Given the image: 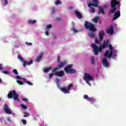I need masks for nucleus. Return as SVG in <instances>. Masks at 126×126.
<instances>
[{
  "mask_svg": "<svg viewBox=\"0 0 126 126\" xmlns=\"http://www.w3.org/2000/svg\"><path fill=\"white\" fill-rule=\"evenodd\" d=\"M108 46H109V40H106V41H103L102 45L99 47L94 43L92 44V47L94 49V52L95 56H98V55H99V52H102L103 49L108 48Z\"/></svg>",
  "mask_w": 126,
  "mask_h": 126,
  "instance_id": "f257e3e1",
  "label": "nucleus"
},
{
  "mask_svg": "<svg viewBox=\"0 0 126 126\" xmlns=\"http://www.w3.org/2000/svg\"><path fill=\"white\" fill-rule=\"evenodd\" d=\"M84 27L87 30L91 31V32H95V31H97V29L95 28V25L91 22H88L87 21H85Z\"/></svg>",
  "mask_w": 126,
  "mask_h": 126,
  "instance_id": "f03ea898",
  "label": "nucleus"
},
{
  "mask_svg": "<svg viewBox=\"0 0 126 126\" xmlns=\"http://www.w3.org/2000/svg\"><path fill=\"white\" fill-rule=\"evenodd\" d=\"M120 4V1L117 0H111V6L112 9H111L109 11V13L111 14H113L117 10L116 5H119Z\"/></svg>",
  "mask_w": 126,
  "mask_h": 126,
  "instance_id": "7ed1b4c3",
  "label": "nucleus"
},
{
  "mask_svg": "<svg viewBox=\"0 0 126 126\" xmlns=\"http://www.w3.org/2000/svg\"><path fill=\"white\" fill-rule=\"evenodd\" d=\"M19 96V95H18V94L16 93V91L14 90L10 92L7 94V97L9 98V99L13 98L14 100H18Z\"/></svg>",
  "mask_w": 126,
  "mask_h": 126,
  "instance_id": "20e7f679",
  "label": "nucleus"
},
{
  "mask_svg": "<svg viewBox=\"0 0 126 126\" xmlns=\"http://www.w3.org/2000/svg\"><path fill=\"white\" fill-rule=\"evenodd\" d=\"M72 67V64H70L67 65L64 68V70L66 73H70L72 74V73H75L76 72V70L73 68H71Z\"/></svg>",
  "mask_w": 126,
  "mask_h": 126,
  "instance_id": "39448f33",
  "label": "nucleus"
},
{
  "mask_svg": "<svg viewBox=\"0 0 126 126\" xmlns=\"http://www.w3.org/2000/svg\"><path fill=\"white\" fill-rule=\"evenodd\" d=\"M108 49L109 50H109H107L106 53L104 54V57H108L110 59L113 57V52H114V49L111 44L109 45Z\"/></svg>",
  "mask_w": 126,
  "mask_h": 126,
  "instance_id": "423d86ee",
  "label": "nucleus"
},
{
  "mask_svg": "<svg viewBox=\"0 0 126 126\" xmlns=\"http://www.w3.org/2000/svg\"><path fill=\"white\" fill-rule=\"evenodd\" d=\"M65 64H66V61L61 62V64H58L56 67L53 69L52 72H55V71H56L57 69H61V68H62V67H63Z\"/></svg>",
  "mask_w": 126,
  "mask_h": 126,
  "instance_id": "0eeeda50",
  "label": "nucleus"
},
{
  "mask_svg": "<svg viewBox=\"0 0 126 126\" xmlns=\"http://www.w3.org/2000/svg\"><path fill=\"white\" fill-rule=\"evenodd\" d=\"M3 108H4V111L5 112L6 114H8L9 115H11L12 113H11V110H10V108L8 107V106H7V104H4L3 105Z\"/></svg>",
  "mask_w": 126,
  "mask_h": 126,
  "instance_id": "6e6552de",
  "label": "nucleus"
},
{
  "mask_svg": "<svg viewBox=\"0 0 126 126\" xmlns=\"http://www.w3.org/2000/svg\"><path fill=\"white\" fill-rule=\"evenodd\" d=\"M99 2H98V0H93V3H88V6L89 7H91V6H95L97 7L98 6Z\"/></svg>",
  "mask_w": 126,
  "mask_h": 126,
  "instance_id": "1a4fd4ad",
  "label": "nucleus"
},
{
  "mask_svg": "<svg viewBox=\"0 0 126 126\" xmlns=\"http://www.w3.org/2000/svg\"><path fill=\"white\" fill-rule=\"evenodd\" d=\"M55 75L57 77H63V76H64V71H63V70L57 71L55 73Z\"/></svg>",
  "mask_w": 126,
  "mask_h": 126,
  "instance_id": "9d476101",
  "label": "nucleus"
},
{
  "mask_svg": "<svg viewBox=\"0 0 126 126\" xmlns=\"http://www.w3.org/2000/svg\"><path fill=\"white\" fill-rule=\"evenodd\" d=\"M107 34H110V35H113L114 34V27L111 25L108 29L106 30Z\"/></svg>",
  "mask_w": 126,
  "mask_h": 126,
  "instance_id": "9b49d317",
  "label": "nucleus"
},
{
  "mask_svg": "<svg viewBox=\"0 0 126 126\" xmlns=\"http://www.w3.org/2000/svg\"><path fill=\"white\" fill-rule=\"evenodd\" d=\"M114 17L112 18V20H117V19L121 16V11H116L114 13Z\"/></svg>",
  "mask_w": 126,
  "mask_h": 126,
  "instance_id": "f8f14e48",
  "label": "nucleus"
},
{
  "mask_svg": "<svg viewBox=\"0 0 126 126\" xmlns=\"http://www.w3.org/2000/svg\"><path fill=\"white\" fill-rule=\"evenodd\" d=\"M84 76H85V78H84L85 81H86V79H88V80H91V81L93 80V78L92 77V76L90 75V74L87 73H85Z\"/></svg>",
  "mask_w": 126,
  "mask_h": 126,
  "instance_id": "ddd939ff",
  "label": "nucleus"
},
{
  "mask_svg": "<svg viewBox=\"0 0 126 126\" xmlns=\"http://www.w3.org/2000/svg\"><path fill=\"white\" fill-rule=\"evenodd\" d=\"M74 13L79 19H81V18H82V14H81V13L78 10L74 11Z\"/></svg>",
  "mask_w": 126,
  "mask_h": 126,
  "instance_id": "4468645a",
  "label": "nucleus"
},
{
  "mask_svg": "<svg viewBox=\"0 0 126 126\" xmlns=\"http://www.w3.org/2000/svg\"><path fill=\"white\" fill-rule=\"evenodd\" d=\"M102 65H103L104 67H109V63L106 58H104L102 60Z\"/></svg>",
  "mask_w": 126,
  "mask_h": 126,
  "instance_id": "2eb2a0df",
  "label": "nucleus"
},
{
  "mask_svg": "<svg viewBox=\"0 0 126 126\" xmlns=\"http://www.w3.org/2000/svg\"><path fill=\"white\" fill-rule=\"evenodd\" d=\"M33 63V60H31L29 62H27L26 61H24V62L23 63V66L24 67H26V64L27 65H30L31 64H32Z\"/></svg>",
  "mask_w": 126,
  "mask_h": 126,
  "instance_id": "dca6fc26",
  "label": "nucleus"
},
{
  "mask_svg": "<svg viewBox=\"0 0 126 126\" xmlns=\"http://www.w3.org/2000/svg\"><path fill=\"white\" fill-rule=\"evenodd\" d=\"M43 55H44V53L41 52L40 55H38L37 57H36L35 61L36 62H37V63H39L40 61H41V59L42 58H43Z\"/></svg>",
  "mask_w": 126,
  "mask_h": 126,
  "instance_id": "f3484780",
  "label": "nucleus"
},
{
  "mask_svg": "<svg viewBox=\"0 0 126 126\" xmlns=\"http://www.w3.org/2000/svg\"><path fill=\"white\" fill-rule=\"evenodd\" d=\"M99 38L100 41H103V39L104 38V36L105 33H104V31H101V32L99 33Z\"/></svg>",
  "mask_w": 126,
  "mask_h": 126,
  "instance_id": "a211bd4d",
  "label": "nucleus"
},
{
  "mask_svg": "<svg viewBox=\"0 0 126 126\" xmlns=\"http://www.w3.org/2000/svg\"><path fill=\"white\" fill-rule=\"evenodd\" d=\"M98 14H101V13H102V14L105 15V12L104 11V9H103L102 7H98Z\"/></svg>",
  "mask_w": 126,
  "mask_h": 126,
  "instance_id": "6ab92c4d",
  "label": "nucleus"
},
{
  "mask_svg": "<svg viewBox=\"0 0 126 126\" xmlns=\"http://www.w3.org/2000/svg\"><path fill=\"white\" fill-rule=\"evenodd\" d=\"M61 91L62 92H63L64 93V94H67L69 93V91H68V90L65 87L61 89Z\"/></svg>",
  "mask_w": 126,
  "mask_h": 126,
  "instance_id": "aec40b11",
  "label": "nucleus"
},
{
  "mask_svg": "<svg viewBox=\"0 0 126 126\" xmlns=\"http://www.w3.org/2000/svg\"><path fill=\"white\" fill-rule=\"evenodd\" d=\"M51 69H52V67H49V68H45L43 69V71L44 72L47 73V72H49Z\"/></svg>",
  "mask_w": 126,
  "mask_h": 126,
  "instance_id": "412c9836",
  "label": "nucleus"
},
{
  "mask_svg": "<svg viewBox=\"0 0 126 126\" xmlns=\"http://www.w3.org/2000/svg\"><path fill=\"white\" fill-rule=\"evenodd\" d=\"M18 59L20 61V62H22V63H24V59H23V58H22L21 55L18 56Z\"/></svg>",
  "mask_w": 126,
  "mask_h": 126,
  "instance_id": "4be33fe9",
  "label": "nucleus"
},
{
  "mask_svg": "<svg viewBox=\"0 0 126 126\" xmlns=\"http://www.w3.org/2000/svg\"><path fill=\"white\" fill-rule=\"evenodd\" d=\"M73 87V84H70L67 87V89L68 91L69 90H71V88Z\"/></svg>",
  "mask_w": 126,
  "mask_h": 126,
  "instance_id": "5701e85b",
  "label": "nucleus"
},
{
  "mask_svg": "<svg viewBox=\"0 0 126 126\" xmlns=\"http://www.w3.org/2000/svg\"><path fill=\"white\" fill-rule=\"evenodd\" d=\"M89 37H91V38H95V33L93 32H90L89 33Z\"/></svg>",
  "mask_w": 126,
  "mask_h": 126,
  "instance_id": "b1692460",
  "label": "nucleus"
},
{
  "mask_svg": "<svg viewBox=\"0 0 126 126\" xmlns=\"http://www.w3.org/2000/svg\"><path fill=\"white\" fill-rule=\"evenodd\" d=\"M98 20H99V17H95L94 19H93V22L95 23H97L98 22Z\"/></svg>",
  "mask_w": 126,
  "mask_h": 126,
  "instance_id": "393cba45",
  "label": "nucleus"
},
{
  "mask_svg": "<svg viewBox=\"0 0 126 126\" xmlns=\"http://www.w3.org/2000/svg\"><path fill=\"white\" fill-rule=\"evenodd\" d=\"M28 23H29V24H34V23H36V20L32 21L31 20H29L28 21Z\"/></svg>",
  "mask_w": 126,
  "mask_h": 126,
  "instance_id": "a878e982",
  "label": "nucleus"
},
{
  "mask_svg": "<svg viewBox=\"0 0 126 126\" xmlns=\"http://www.w3.org/2000/svg\"><path fill=\"white\" fill-rule=\"evenodd\" d=\"M55 4L56 5H59V4H62V2L60 0H57L55 1Z\"/></svg>",
  "mask_w": 126,
  "mask_h": 126,
  "instance_id": "bb28decb",
  "label": "nucleus"
},
{
  "mask_svg": "<svg viewBox=\"0 0 126 126\" xmlns=\"http://www.w3.org/2000/svg\"><path fill=\"white\" fill-rule=\"evenodd\" d=\"M90 12L91 13H94V12H95V8H94V7H92L91 8V9H90Z\"/></svg>",
  "mask_w": 126,
  "mask_h": 126,
  "instance_id": "cd10ccee",
  "label": "nucleus"
},
{
  "mask_svg": "<svg viewBox=\"0 0 126 126\" xmlns=\"http://www.w3.org/2000/svg\"><path fill=\"white\" fill-rule=\"evenodd\" d=\"M24 82L27 83L29 85H33V84L29 81H26V79H24Z\"/></svg>",
  "mask_w": 126,
  "mask_h": 126,
  "instance_id": "c85d7f7f",
  "label": "nucleus"
},
{
  "mask_svg": "<svg viewBox=\"0 0 126 126\" xmlns=\"http://www.w3.org/2000/svg\"><path fill=\"white\" fill-rule=\"evenodd\" d=\"M30 116V114L27 112L24 113V118H27V117H29Z\"/></svg>",
  "mask_w": 126,
  "mask_h": 126,
  "instance_id": "c756f323",
  "label": "nucleus"
},
{
  "mask_svg": "<svg viewBox=\"0 0 126 126\" xmlns=\"http://www.w3.org/2000/svg\"><path fill=\"white\" fill-rule=\"evenodd\" d=\"M52 27H53L51 26V25H48L46 26L45 29H46V30H48V29H50V28H52Z\"/></svg>",
  "mask_w": 126,
  "mask_h": 126,
  "instance_id": "7c9ffc66",
  "label": "nucleus"
},
{
  "mask_svg": "<svg viewBox=\"0 0 126 126\" xmlns=\"http://www.w3.org/2000/svg\"><path fill=\"white\" fill-rule=\"evenodd\" d=\"M87 101H89V102H94V101H95V100L91 97H89V98H88Z\"/></svg>",
  "mask_w": 126,
  "mask_h": 126,
  "instance_id": "2f4dec72",
  "label": "nucleus"
},
{
  "mask_svg": "<svg viewBox=\"0 0 126 126\" xmlns=\"http://www.w3.org/2000/svg\"><path fill=\"white\" fill-rule=\"evenodd\" d=\"M12 72L14 74H16L17 75L18 74V72H17V70H16V69H13Z\"/></svg>",
  "mask_w": 126,
  "mask_h": 126,
  "instance_id": "473e14b6",
  "label": "nucleus"
},
{
  "mask_svg": "<svg viewBox=\"0 0 126 126\" xmlns=\"http://www.w3.org/2000/svg\"><path fill=\"white\" fill-rule=\"evenodd\" d=\"M95 44H97V45H99L100 44V41L98 40L97 38H95L94 39Z\"/></svg>",
  "mask_w": 126,
  "mask_h": 126,
  "instance_id": "72a5a7b5",
  "label": "nucleus"
},
{
  "mask_svg": "<svg viewBox=\"0 0 126 126\" xmlns=\"http://www.w3.org/2000/svg\"><path fill=\"white\" fill-rule=\"evenodd\" d=\"M17 83L19 84L20 85H23V82L19 81V80H17Z\"/></svg>",
  "mask_w": 126,
  "mask_h": 126,
  "instance_id": "f704fd0d",
  "label": "nucleus"
},
{
  "mask_svg": "<svg viewBox=\"0 0 126 126\" xmlns=\"http://www.w3.org/2000/svg\"><path fill=\"white\" fill-rule=\"evenodd\" d=\"M21 106L22 109H24V110H26V109H27V106H25L24 104H22Z\"/></svg>",
  "mask_w": 126,
  "mask_h": 126,
  "instance_id": "c9c22d12",
  "label": "nucleus"
},
{
  "mask_svg": "<svg viewBox=\"0 0 126 126\" xmlns=\"http://www.w3.org/2000/svg\"><path fill=\"white\" fill-rule=\"evenodd\" d=\"M91 61L92 64H94V57H92Z\"/></svg>",
  "mask_w": 126,
  "mask_h": 126,
  "instance_id": "e433bc0d",
  "label": "nucleus"
},
{
  "mask_svg": "<svg viewBox=\"0 0 126 126\" xmlns=\"http://www.w3.org/2000/svg\"><path fill=\"white\" fill-rule=\"evenodd\" d=\"M83 98H84V99H86V100H88V98H89V97H88V95L85 94V95H84L83 96Z\"/></svg>",
  "mask_w": 126,
  "mask_h": 126,
  "instance_id": "4c0bfd02",
  "label": "nucleus"
},
{
  "mask_svg": "<svg viewBox=\"0 0 126 126\" xmlns=\"http://www.w3.org/2000/svg\"><path fill=\"white\" fill-rule=\"evenodd\" d=\"M54 75V73H51L49 74V79H51L52 77Z\"/></svg>",
  "mask_w": 126,
  "mask_h": 126,
  "instance_id": "58836bf2",
  "label": "nucleus"
},
{
  "mask_svg": "<svg viewBox=\"0 0 126 126\" xmlns=\"http://www.w3.org/2000/svg\"><path fill=\"white\" fill-rule=\"evenodd\" d=\"M22 123H23V124L25 125H26V124H27V122H26V120L23 119L22 121Z\"/></svg>",
  "mask_w": 126,
  "mask_h": 126,
  "instance_id": "ea45409f",
  "label": "nucleus"
},
{
  "mask_svg": "<svg viewBox=\"0 0 126 126\" xmlns=\"http://www.w3.org/2000/svg\"><path fill=\"white\" fill-rule=\"evenodd\" d=\"M2 73H4V74H9V72L6 71H3Z\"/></svg>",
  "mask_w": 126,
  "mask_h": 126,
  "instance_id": "a19ab883",
  "label": "nucleus"
},
{
  "mask_svg": "<svg viewBox=\"0 0 126 126\" xmlns=\"http://www.w3.org/2000/svg\"><path fill=\"white\" fill-rule=\"evenodd\" d=\"M22 100L24 102H27V103L28 102V99L27 98H22Z\"/></svg>",
  "mask_w": 126,
  "mask_h": 126,
  "instance_id": "79ce46f5",
  "label": "nucleus"
},
{
  "mask_svg": "<svg viewBox=\"0 0 126 126\" xmlns=\"http://www.w3.org/2000/svg\"><path fill=\"white\" fill-rule=\"evenodd\" d=\"M26 44H27V45H28V46H32V43L26 42Z\"/></svg>",
  "mask_w": 126,
  "mask_h": 126,
  "instance_id": "37998d69",
  "label": "nucleus"
},
{
  "mask_svg": "<svg viewBox=\"0 0 126 126\" xmlns=\"http://www.w3.org/2000/svg\"><path fill=\"white\" fill-rule=\"evenodd\" d=\"M60 59H61V57L60 56H58V59H57V62L58 63H60V62H61Z\"/></svg>",
  "mask_w": 126,
  "mask_h": 126,
  "instance_id": "c03bdc74",
  "label": "nucleus"
},
{
  "mask_svg": "<svg viewBox=\"0 0 126 126\" xmlns=\"http://www.w3.org/2000/svg\"><path fill=\"white\" fill-rule=\"evenodd\" d=\"M55 8H53L51 11V14H54V13H55Z\"/></svg>",
  "mask_w": 126,
  "mask_h": 126,
  "instance_id": "a18cd8bd",
  "label": "nucleus"
},
{
  "mask_svg": "<svg viewBox=\"0 0 126 126\" xmlns=\"http://www.w3.org/2000/svg\"><path fill=\"white\" fill-rule=\"evenodd\" d=\"M3 0L5 2L4 5H6V4H7V3H8V1H7V0Z\"/></svg>",
  "mask_w": 126,
  "mask_h": 126,
  "instance_id": "49530a36",
  "label": "nucleus"
},
{
  "mask_svg": "<svg viewBox=\"0 0 126 126\" xmlns=\"http://www.w3.org/2000/svg\"><path fill=\"white\" fill-rule=\"evenodd\" d=\"M73 31L75 32V33H77V32H78V31L76 30H75V29H73Z\"/></svg>",
  "mask_w": 126,
  "mask_h": 126,
  "instance_id": "de8ad7c7",
  "label": "nucleus"
},
{
  "mask_svg": "<svg viewBox=\"0 0 126 126\" xmlns=\"http://www.w3.org/2000/svg\"><path fill=\"white\" fill-rule=\"evenodd\" d=\"M2 69V64H0V70Z\"/></svg>",
  "mask_w": 126,
  "mask_h": 126,
  "instance_id": "09e8293b",
  "label": "nucleus"
},
{
  "mask_svg": "<svg viewBox=\"0 0 126 126\" xmlns=\"http://www.w3.org/2000/svg\"><path fill=\"white\" fill-rule=\"evenodd\" d=\"M16 78H17L18 79H21V77H20V76L17 75L16 76Z\"/></svg>",
  "mask_w": 126,
  "mask_h": 126,
  "instance_id": "8fccbe9b",
  "label": "nucleus"
},
{
  "mask_svg": "<svg viewBox=\"0 0 126 126\" xmlns=\"http://www.w3.org/2000/svg\"><path fill=\"white\" fill-rule=\"evenodd\" d=\"M45 34H46L47 36H48L49 35V32L46 31L45 32Z\"/></svg>",
  "mask_w": 126,
  "mask_h": 126,
  "instance_id": "3c124183",
  "label": "nucleus"
},
{
  "mask_svg": "<svg viewBox=\"0 0 126 126\" xmlns=\"http://www.w3.org/2000/svg\"><path fill=\"white\" fill-rule=\"evenodd\" d=\"M87 83L88 84H89V85H91V84H90V83H89V82H88V81L87 82Z\"/></svg>",
  "mask_w": 126,
  "mask_h": 126,
  "instance_id": "603ef678",
  "label": "nucleus"
},
{
  "mask_svg": "<svg viewBox=\"0 0 126 126\" xmlns=\"http://www.w3.org/2000/svg\"><path fill=\"white\" fill-rule=\"evenodd\" d=\"M2 83V80L1 79H0V83Z\"/></svg>",
  "mask_w": 126,
  "mask_h": 126,
  "instance_id": "864d4df0",
  "label": "nucleus"
},
{
  "mask_svg": "<svg viewBox=\"0 0 126 126\" xmlns=\"http://www.w3.org/2000/svg\"><path fill=\"white\" fill-rule=\"evenodd\" d=\"M2 120H3V119H2V118H0V122H2Z\"/></svg>",
  "mask_w": 126,
  "mask_h": 126,
  "instance_id": "5fc2aeb1",
  "label": "nucleus"
},
{
  "mask_svg": "<svg viewBox=\"0 0 126 126\" xmlns=\"http://www.w3.org/2000/svg\"><path fill=\"white\" fill-rule=\"evenodd\" d=\"M33 120H36V119H37V117H35L33 118Z\"/></svg>",
  "mask_w": 126,
  "mask_h": 126,
  "instance_id": "6e6d98bb",
  "label": "nucleus"
},
{
  "mask_svg": "<svg viewBox=\"0 0 126 126\" xmlns=\"http://www.w3.org/2000/svg\"><path fill=\"white\" fill-rule=\"evenodd\" d=\"M117 56V54H116V53H115V54H113V57H115V56Z\"/></svg>",
  "mask_w": 126,
  "mask_h": 126,
  "instance_id": "4d7b16f0",
  "label": "nucleus"
},
{
  "mask_svg": "<svg viewBox=\"0 0 126 126\" xmlns=\"http://www.w3.org/2000/svg\"><path fill=\"white\" fill-rule=\"evenodd\" d=\"M7 121H8V122H10V119L8 118V119H7Z\"/></svg>",
  "mask_w": 126,
  "mask_h": 126,
  "instance_id": "13d9d810",
  "label": "nucleus"
},
{
  "mask_svg": "<svg viewBox=\"0 0 126 126\" xmlns=\"http://www.w3.org/2000/svg\"><path fill=\"white\" fill-rule=\"evenodd\" d=\"M72 23H73V24H74V23H73V22H72Z\"/></svg>",
  "mask_w": 126,
  "mask_h": 126,
  "instance_id": "bf43d9fd",
  "label": "nucleus"
},
{
  "mask_svg": "<svg viewBox=\"0 0 126 126\" xmlns=\"http://www.w3.org/2000/svg\"><path fill=\"white\" fill-rule=\"evenodd\" d=\"M1 100V98H0V101Z\"/></svg>",
  "mask_w": 126,
  "mask_h": 126,
  "instance_id": "052dcab7",
  "label": "nucleus"
}]
</instances>
